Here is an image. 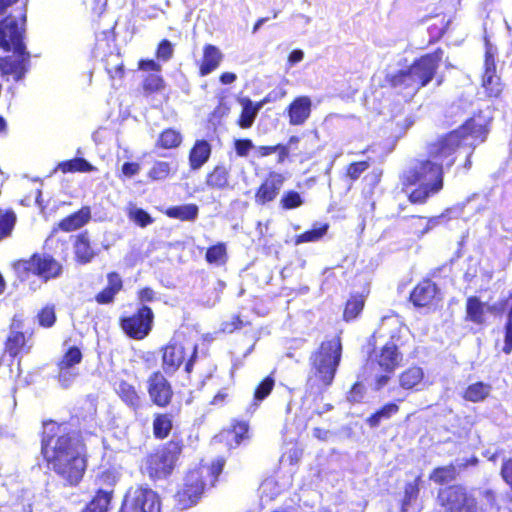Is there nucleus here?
I'll return each instance as SVG.
<instances>
[{
	"mask_svg": "<svg viewBox=\"0 0 512 512\" xmlns=\"http://www.w3.org/2000/svg\"><path fill=\"white\" fill-rule=\"evenodd\" d=\"M116 392L119 397L130 407L137 408L140 405V397L136 392L134 386L131 384L121 381L116 387Z\"/></svg>",
	"mask_w": 512,
	"mask_h": 512,
	"instance_id": "obj_32",
	"label": "nucleus"
},
{
	"mask_svg": "<svg viewBox=\"0 0 512 512\" xmlns=\"http://www.w3.org/2000/svg\"><path fill=\"white\" fill-rule=\"evenodd\" d=\"M175 172L172 164L166 161H155L148 172V177L153 181L167 179L171 173Z\"/></svg>",
	"mask_w": 512,
	"mask_h": 512,
	"instance_id": "obj_36",
	"label": "nucleus"
},
{
	"mask_svg": "<svg viewBox=\"0 0 512 512\" xmlns=\"http://www.w3.org/2000/svg\"><path fill=\"white\" fill-rule=\"evenodd\" d=\"M224 466V460L219 458L216 461H214L210 468H199L198 470H202L204 472H211L213 475L214 480L217 478V476L222 472Z\"/></svg>",
	"mask_w": 512,
	"mask_h": 512,
	"instance_id": "obj_59",
	"label": "nucleus"
},
{
	"mask_svg": "<svg viewBox=\"0 0 512 512\" xmlns=\"http://www.w3.org/2000/svg\"><path fill=\"white\" fill-rule=\"evenodd\" d=\"M206 185L212 189H227L229 184V169L224 165H217L206 177Z\"/></svg>",
	"mask_w": 512,
	"mask_h": 512,
	"instance_id": "obj_28",
	"label": "nucleus"
},
{
	"mask_svg": "<svg viewBox=\"0 0 512 512\" xmlns=\"http://www.w3.org/2000/svg\"><path fill=\"white\" fill-rule=\"evenodd\" d=\"M304 58V52L302 50H294L290 53L289 57H288V62L291 64V65H294L296 63H299L303 60Z\"/></svg>",
	"mask_w": 512,
	"mask_h": 512,
	"instance_id": "obj_64",
	"label": "nucleus"
},
{
	"mask_svg": "<svg viewBox=\"0 0 512 512\" xmlns=\"http://www.w3.org/2000/svg\"><path fill=\"white\" fill-rule=\"evenodd\" d=\"M173 55V46L168 40H163L157 49V58L168 61Z\"/></svg>",
	"mask_w": 512,
	"mask_h": 512,
	"instance_id": "obj_53",
	"label": "nucleus"
},
{
	"mask_svg": "<svg viewBox=\"0 0 512 512\" xmlns=\"http://www.w3.org/2000/svg\"><path fill=\"white\" fill-rule=\"evenodd\" d=\"M196 356L197 345L194 342L187 339L181 340L179 337H175L163 348V369L167 373H173L189 357L185 369L187 372H190Z\"/></svg>",
	"mask_w": 512,
	"mask_h": 512,
	"instance_id": "obj_7",
	"label": "nucleus"
},
{
	"mask_svg": "<svg viewBox=\"0 0 512 512\" xmlns=\"http://www.w3.org/2000/svg\"><path fill=\"white\" fill-rule=\"evenodd\" d=\"M140 171V165L134 162H126L122 166V173L126 177H132L138 174Z\"/></svg>",
	"mask_w": 512,
	"mask_h": 512,
	"instance_id": "obj_60",
	"label": "nucleus"
},
{
	"mask_svg": "<svg viewBox=\"0 0 512 512\" xmlns=\"http://www.w3.org/2000/svg\"><path fill=\"white\" fill-rule=\"evenodd\" d=\"M121 512H160L159 497L150 488H135L127 493Z\"/></svg>",
	"mask_w": 512,
	"mask_h": 512,
	"instance_id": "obj_12",
	"label": "nucleus"
},
{
	"mask_svg": "<svg viewBox=\"0 0 512 512\" xmlns=\"http://www.w3.org/2000/svg\"><path fill=\"white\" fill-rule=\"evenodd\" d=\"M179 448L169 445L150 454L144 464V472L151 479H164L171 474L177 460Z\"/></svg>",
	"mask_w": 512,
	"mask_h": 512,
	"instance_id": "obj_8",
	"label": "nucleus"
},
{
	"mask_svg": "<svg viewBox=\"0 0 512 512\" xmlns=\"http://www.w3.org/2000/svg\"><path fill=\"white\" fill-rule=\"evenodd\" d=\"M285 181V177L277 172L269 173L266 180L258 188L255 200L259 204H265L276 198Z\"/></svg>",
	"mask_w": 512,
	"mask_h": 512,
	"instance_id": "obj_17",
	"label": "nucleus"
},
{
	"mask_svg": "<svg viewBox=\"0 0 512 512\" xmlns=\"http://www.w3.org/2000/svg\"><path fill=\"white\" fill-rule=\"evenodd\" d=\"M203 471H190L184 478V483L176 494L178 505L181 509H187L196 504L204 491Z\"/></svg>",
	"mask_w": 512,
	"mask_h": 512,
	"instance_id": "obj_13",
	"label": "nucleus"
},
{
	"mask_svg": "<svg viewBox=\"0 0 512 512\" xmlns=\"http://www.w3.org/2000/svg\"><path fill=\"white\" fill-rule=\"evenodd\" d=\"M91 218L89 207H83L76 213L64 218L58 224L59 229L65 232H71L83 227Z\"/></svg>",
	"mask_w": 512,
	"mask_h": 512,
	"instance_id": "obj_24",
	"label": "nucleus"
},
{
	"mask_svg": "<svg viewBox=\"0 0 512 512\" xmlns=\"http://www.w3.org/2000/svg\"><path fill=\"white\" fill-rule=\"evenodd\" d=\"M301 195L296 191H287L283 194L280 204L284 209L298 208L303 204Z\"/></svg>",
	"mask_w": 512,
	"mask_h": 512,
	"instance_id": "obj_45",
	"label": "nucleus"
},
{
	"mask_svg": "<svg viewBox=\"0 0 512 512\" xmlns=\"http://www.w3.org/2000/svg\"><path fill=\"white\" fill-rule=\"evenodd\" d=\"M404 181L408 185L417 186L409 195L410 201L412 203H424L443 187L441 164L432 162L429 158L417 159L405 172Z\"/></svg>",
	"mask_w": 512,
	"mask_h": 512,
	"instance_id": "obj_3",
	"label": "nucleus"
},
{
	"mask_svg": "<svg viewBox=\"0 0 512 512\" xmlns=\"http://www.w3.org/2000/svg\"><path fill=\"white\" fill-rule=\"evenodd\" d=\"M16 217L13 213H7L0 217V239L8 236L15 224Z\"/></svg>",
	"mask_w": 512,
	"mask_h": 512,
	"instance_id": "obj_49",
	"label": "nucleus"
},
{
	"mask_svg": "<svg viewBox=\"0 0 512 512\" xmlns=\"http://www.w3.org/2000/svg\"><path fill=\"white\" fill-rule=\"evenodd\" d=\"M58 169L63 173L68 172H91L96 168L83 158H75L58 164Z\"/></svg>",
	"mask_w": 512,
	"mask_h": 512,
	"instance_id": "obj_35",
	"label": "nucleus"
},
{
	"mask_svg": "<svg viewBox=\"0 0 512 512\" xmlns=\"http://www.w3.org/2000/svg\"><path fill=\"white\" fill-rule=\"evenodd\" d=\"M154 297H155V293L150 288H144V289L140 290V292H139V300L141 302L153 301Z\"/></svg>",
	"mask_w": 512,
	"mask_h": 512,
	"instance_id": "obj_63",
	"label": "nucleus"
},
{
	"mask_svg": "<svg viewBox=\"0 0 512 512\" xmlns=\"http://www.w3.org/2000/svg\"><path fill=\"white\" fill-rule=\"evenodd\" d=\"M74 251L77 260L81 263H88L94 258L95 253L90 246V241L86 232L81 233L76 237Z\"/></svg>",
	"mask_w": 512,
	"mask_h": 512,
	"instance_id": "obj_30",
	"label": "nucleus"
},
{
	"mask_svg": "<svg viewBox=\"0 0 512 512\" xmlns=\"http://www.w3.org/2000/svg\"><path fill=\"white\" fill-rule=\"evenodd\" d=\"M206 260L211 264L221 265L226 261V246L218 243L210 247L206 252Z\"/></svg>",
	"mask_w": 512,
	"mask_h": 512,
	"instance_id": "obj_43",
	"label": "nucleus"
},
{
	"mask_svg": "<svg viewBox=\"0 0 512 512\" xmlns=\"http://www.w3.org/2000/svg\"><path fill=\"white\" fill-rule=\"evenodd\" d=\"M472 125V122H467L460 129L455 130L444 138L429 144L427 158L431 159L432 162H438V164H441L442 171L445 166L451 167L455 161L453 156L454 152L457 147L466 140L468 134L471 133Z\"/></svg>",
	"mask_w": 512,
	"mask_h": 512,
	"instance_id": "obj_6",
	"label": "nucleus"
},
{
	"mask_svg": "<svg viewBox=\"0 0 512 512\" xmlns=\"http://www.w3.org/2000/svg\"><path fill=\"white\" fill-rule=\"evenodd\" d=\"M39 324L43 327H51L55 320V308L54 306H45L38 314Z\"/></svg>",
	"mask_w": 512,
	"mask_h": 512,
	"instance_id": "obj_48",
	"label": "nucleus"
},
{
	"mask_svg": "<svg viewBox=\"0 0 512 512\" xmlns=\"http://www.w3.org/2000/svg\"><path fill=\"white\" fill-rule=\"evenodd\" d=\"M404 327L400 320L395 316H388L382 319V323L379 329L374 333L372 338L375 340L377 337L385 338L389 337L391 340L400 336V333Z\"/></svg>",
	"mask_w": 512,
	"mask_h": 512,
	"instance_id": "obj_26",
	"label": "nucleus"
},
{
	"mask_svg": "<svg viewBox=\"0 0 512 512\" xmlns=\"http://www.w3.org/2000/svg\"><path fill=\"white\" fill-rule=\"evenodd\" d=\"M223 53L221 50L212 44H206L203 47L202 59L199 62V73L201 76H206L215 71L223 60Z\"/></svg>",
	"mask_w": 512,
	"mask_h": 512,
	"instance_id": "obj_21",
	"label": "nucleus"
},
{
	"mask_svg": "<svg viewBox=\"0 0 512 512\" xmlns=\"http://www.w3.org/2000/svg\"><path fill=\"white\" fill-rule=\"evenodd\" d=\"M438 501L444 508V512L477 511L475 499L458 485L441 489L438 493Z\"/></svg>",
	"mask_w": 512,
	"mask_h": 512,
	"instance_id": "obj_10",
	"label": "nucleus"
},
{
	"mask_svg": "<svg viewBox=\"0 0 512 512\" xmlns=\"http://www.w3.org/2000/svg\"><path fill=\"white\" fill-rule=\"evenodd\" d=\"M121 473L117 468H111L103 471L99 476L102 485L113 486L120 479Z\"/></svg>",
	"mask_w": 512,
	"mask_h": 512,
	"instance_id": "obj_50",
	"label": "nucleus"
},
{
	"mask_svg": "<svg viewBox=\"0 0 512 512\" xmlns=\"http://www.w3.org/2000/svg\"><path fill=\"white\" fill-rule=\"evenodd\" d=\"M63 356L58 362V380L62 387H70L79 376L78 365L83 355L81 349L76 345H70L68 341L63 344Z\"/></svg>",
	"mask_w": 512,
	"mask_h": 512,
	"instance_id": "obj_11",
	"label": "nucleus"
},
{
	"mask_svg": "<svg viewBox=\"0 0 512 512\" xmlns=\"http://www.w3.org/2000/svg\"><path fill=\"white\" fill-rule=\"evenodd\" d=\"M273 386L274 380L271 377L264 379L255 390V401H262L265 399L271 393Z\"/></svg>",
	"mask_w": 512,
	"mask_h": 512,
	"instance_id": "obj_47",
	"label": "nucleus"
},
{
	"mask_svg": "<svg viewBox=\"0 0 512 512\" xmlns=\"http://www.w3.org/2000/svg\"><path fill=\"white\" fill-rule=\"evenodd\" d=\"M116 294H117L116 292H114L113 290H110V288L106 287L103 291H101L99 294H97L96 301L100 304L110 303L113 301L114 296Z\"/></svg>",
	"mask_w": 512,
	"mask_h": 512,
	"instance_id": "obj_58",
	"label": "nucleus"
},
{
	"mask_svg": "<svg viewBox=\"0 0 512 512\" xmlns=\"http://www.w3.org/2000/svg\"><path fill=\"white\" fill-rule=\"evenodd\" d=\"M108 285L110 290L118 293L122 288V279L117 273H109L107 276Z\"/></svg>",
	"mask_w": 512,
	"mask_h": 512,
	"instance_id": "obj_57",
	"label": "nucleus"
},
{
	"mask_svg": "<svg viewBox=\"0 0 512 512\" xmlns=\"http://www.w3.org/2000/svg\"><path fill=\"white\" fill-rule=\"evenodd\" d=\"M437 287L429 281L419 283L412 291L410 299L415 306L428 307L435 303L437 299Z\"/></svg>",
	"mask_w": 512,
	"mask_h": 512,
	"instance_id": "obj_20",
	"label": "nucleus"
},
{
	"mask_svg": "<svg viewBox=\"0 0 512 512\" xmlns=\"http://www.w3.org/2000/svg\"><path fill=\"white\" fill-rule=\"evenodd\" d=\"M418 493H419V488H418L417 481H415L413 483H408L405 486V496H404L403 504H402L403 512L408 511L409 506L412 504L413 501H415L417 499Z\"/></svg>",
	"mask_w": 512,
	"mask_h": 512,
	"instance_id": "obj_46",
	"label": "nucleus"
},
{
	"mask_svg": "<svg viewBox=\"0 0 512 512\" xmlns=\"http://www.w3.org/2000/svg\"><path fill=\"white\" fill-rule=\"evenodd\" d=\"M442 56L443 51L440 49L427 54L415 61L407 70L389 75L388 81L395 88L416 92L432 80Z\"/></svg>",
	"mask_w": 512,
	"mask_h": 512,
	"instance_id": "obj_4",
	"label": "nucleus"
},
{
	"mask_svg": "<svg viewBox=\"0 0 512 512\" xmlns=\"http://www.w3.org/2000/svg\"><path fill=\"white\" fill-rule=\"evenodd\" d=\"M13 267L19 276H24L26 273L32 272L45 281L57 277L61 273L60 264L47 255H33L28 260L15 262Z\"/></svg>",
	"mask_w": 512,
	"mask_h": 512,
	"instance_id": "obj_9",
	"label": "nucleus"
},
{
	"mask_svg": "<svg viewBox=\"0 0 512 512\" xmlns=\"http://www.w3.org/2000/svg\"><path fill=\"white\" fill-rule=\"evenodd\" d=\"M341 350L339 338L321 344L318 351L311 356L312 374L308 379L309 385L327 387L332 383L340 362Z\"/></svg>",
	"mask_w": 512,
	"mask_h": 512,
	"instance_id": "obj_5",
	"label": "nucleus"
},
{
	"mask_svg": "<svg viewBox=\"0 0 512 512\" xmlns=\"http://www.w3.org/2000/svg\"><path fill=\"white\" fill-rule=\"evenodd\" d=\"M491 392V386L483 382L471 384L465 390L463 397L467 401L479 402L486 399Z\"/></svg>",
	"mask_w": 512,
	"mask_h": 512,
	"instance_id": "obj_31",
	"label": "nucleus"
},
{
	"mask_svg": "<svg viewBox=\"0 0 512 512\" xmlns=\"http://www.w3.org/2000/svg\"><path fill=\"white\" fill-rule=\"evenodd\" d=\"M148 383V392L152 401L158 406L168 405L172 397V390L165 377L160 373H154Z\"/></svg>",
	"mask_w": 512,
	"mask_h": 512,
	"instance_id": "obj_16",
	"label": "nucleus"
},
{
	"mask_svg": "<svg viewBox=\"0 0 512 512\" xmlns=\"http://www.w3.org/2000/svg\"><path fill=\"white\" fill-rule=\"evenodd\" d=\"M144 88L154 92L163 88V79L159 74H150L144 82Z\"/></svg>",
	"mask_w": 512,
	"mask_h": 512,
	"instance_id": "obj_52",
	"label": "nucleus"
},
{
	"mask_svg": "<svg viewBox=\"0 0 512 512\" xmlns=\"http://www.w3.org/2000/svg\"><path fill=\"white\" fill-rule=\"evenodd\" d=\"M167 216L183 221L194 220L198 215V207L195 204H186L167 209Z\"/></svg>",
	"mask_w": 512,
	"mask_h": 512,
	"instance_id": "obj_33",
	"label": "nucleus"
},
{
	"mask_svg": "<svg viewBox=\"0 0 512 512\" xmlns=\"http://www.w3.org/2000/svg\"><path fill=\"white\" fill-rule=\"evenodd\" d=\"M401 354L393 342L386 343L380 350L370 355L371 363H377L385 372L392 373L401 362Z\"/></svg>",
	"mask_w": 512,
	"mask_h": 512,
	"instance_id": "obj_15",
	"label": "nucleus"
},
{
	"mask_svg": "<svg viewBox=\"0 0 512 512\" xmlns=\"http://www.w3.org/2000/svg\"><path fill=\"white\" fill-rule=\"evenodd\" d=\"M467 318L477 324L486 321V315L492 312V307L486 303L480 302L476 297H470L466 304Z\"/></svg>",
	"mask_w": 512,
	"mask_h": 512,
	"instance_id": "obj_25",
	"label": "nucleus"
},
{
	"mask_svg": "<svg viewBox=\"0 0 512 512\" xmlns=\"http://www.w3.org/2000/svg\"><path fill=\"white\" fill-rule=\"evenodd\" d=\"M112 491L99 490L84 512H107L111 501Z\"/></svg>",
	"mask_w": 512,
	"mask_h": 512,
	"instance_id": "obj_34",
	"label": "nucleus"
},
{
	"mask_svg": "<svg viewBox=\"0 0 512 512\" xmlns=\"http://www.w3.org/2000/svg\"><path fill=\"white\" fill-rule=\"evenodd\" d=\"M172 428V419L167 414L156 416L153 422L154 434L157 438H165L168 436Z\"/></svg>",
	"mask_w": 512,
	"mask_h": 512,
	"instance_id": "obj_39",
	"label": "nucleus"
},
{
	"mask_svg": "<svg viewBox=\"0 0 512 512\" xmlns=\"http://www.w3.org/2000/svg\"><path fill=\"white\" fill-rule=\"evenodd\" d=\"M43 434L42 453L51 469L69 484H77L86 468L81 442L75 437L61 434V426L54 422L44 425Z\"/></svg>",
	"mask_w": 512,
	"mask_h": 512,
	"instance_id": "obj_1",
	"label": "nucleus"
},
{
	"mask_svg": "<svg viewBox=\"0 0 512 512\" xmlns=\"http://www.w3.org/2000/svg\"><path fill=\"white\" fill-rule=\"evenodd\" d=\"M26 15L20 13L19 17L9 16L0 23V47L13 54L0 58V70L4 75L20 80L25 71L26 57L22 43L23 25Z\"/></svg>",
	"mask_w": 512,
	"mask_h": 512,
	"instance_id": "obj_2",
	"label": "nucleus"
},
{
	"mask_svg": "<svg viewBox=\"0 0 512 512\" xmlns=\"http://www.w3.org/2000/svg\"><path fill=\"white\" fill-rule=\"evenodd\" d=\"M327 230L328 224H316L311 230L298 235L295 239V244L299 245L301 243L318 241L326 234Z\"/></svg>",
	"mask_w": 512,
	"mask_h": 512,
	"instance_id": "obj_37",
	"label": "nucleus"
},
{
	"mask_svg": "<svg viewBox=\"0 0 512 512\" xmlns=\"http://www.w3.org/2000/svg\"><path fill=\"white\" fill-rule=\"evenodd\" d=\"M482 86L489 97H498L502 92L500 78L496 75V66L490 50L486 52L485 72L482 78Z\"/></svg>",
	"mask_w": 512,
	"mask_h": 512,
	"instance_id": "obj_18",
	"label": "nucleus"
},
{
	"mask_svg": "<svg viewBox=\"0 0 512 512\" xmlns=\"http://www.w3.org/2000/svg\"><path fill=\"white\" fill-rule=\"evenodd\" d=\"M399 411L398 405L394 403H389L383 406L379 411L371 415L367 422L371 427H376L379 425L382 419H388L392 415L396 414Z\"/></svg>",
	"mask_w": 512,
	"mask_h": 512,
	"instance_id": "obj_40",
	"label": "nucleus"
},
{
	"mask_svg": "<svg viewBox=\"0 0 512 512\" xmlns=\"http://www.w3.org/2000/svg\"><path fill=\"white\" fill-rule=\"evenodd\" d=\"M312 101L308 96L297 97L287 109L289 123L293 126L303 125L310 117Z\"/></svg>",
	"mask_w": 512,
	"mask_h": 512,
	"instance_id": "obj_19",
	"label": "nucleus"
},
{
	"mask_svg": "<svg viewBox=\"0 0 512 512\" xmlns=\"http://www.w3.org/2000/svg\"><path fill=\"white\" fill-rule=\"evenodd\" d=\"M364 392H365V390H364L363 385L356 383L351 388V390L347 396V399H348V401L354 402V403L360 402L364 397Z\"/></svg>",
	"mask_w": 512,
	"mask_h": 512,
	"instance_id": "obj_55",
	"label": "nucleus"
},
{
	"mask_svg": "<svg viewBox=\"0 0 512 512\" xmlns=\"http://www.w3.org/2000/svg\"><path fill=\"white\" fill-rule=\"evenodd\" d=\"M24 346H25L24 334L21 332H18V331H11L8 336V339H7L6 347H7V350L9 351V353L11 354L12 358L10 359V363H8V364H5L4 360L2 362H0V376L4 374L3 370L6 368V366H10L11 364L14 363V361H15L14 357L20 351H22Z\"/></svg>",
	"mask_w": 512,
	"mask_h": 512,
	"instance_id": "obj_27",
	"label": "nucleus"
},
{
	"mask_svg": "<svg viewBox=\"0 0 512 512\" xmlns=\"http://www.w3.org/2000/svg\"><path fill=\"white\" fill-rule=\"evenodd\" d=\"M153 317L152 310L147 306H143L134 315L123 318L121 320V327L131 338L141 340L151 331Z\"/></svg>",
	"mask_w": 512,
	"mask_h": 512,
	"instance_id": "obj_14",
	"label": "nucleus"
},
{
	"mask_svg": "<svg viewBox=\"0 0 512 512\" xmlns=\"http://www.w3.org/2000/svg\"><path fill=\"white\" fill-rule=\"evenodd\" d=\"M232 433L237 444L240 443L241 440L246 438V434L248 433V424L245 422H238L233 426Z\"/></svg>",
	"mask_w": 512,
	"mask_h": 512,
	"instance_id": "obj_56",
	"label": "nucleus"
},
{
	"mask_svg": "<svg viewBox=\"0 0 512 512\" xmlns=\"http://www.w3.org/2000/svg\"><path fill=\"white\" fill-rule=\"evenodd\" d=\"M139 68L143 71H156L159 72L161 70L160 64L156 63L154 60H142L139 62Z\"/></svg>",
	"mask_w": 512,
	"mask_h": 512,
	"instance_id": "obj_61",
	"label": "nucleus"
},
{
	"mask_svg": "<svg viewBox=\"0 0 512 512\" xmlns=\"http://www.w3.org/2000/svg\"><path fill=\"white\" fill-rule=\"evenodd\" d=\"M211 146L205 140H197L189 153V165L192 170H199L210 158Z\"/></svg>",
	"mask_w": 512,
	"mask_h": 512,
	"instance_id": "obj_23",
	"label": "nucleus"
},
{
	"mask_svg": "<svg viewBox=\"0 0 512 512\" xmlns=\"http://www.w3.org/2000/svg\"><path fill=\"white\" fill-rule=\"evenodd\" d=\"M368 167L369 164L366 161L352 163L347 168V176L352 180H356Z\"/></svg>",
	"mask_w": 512,
	"mask_h": 512,
	"instance_id": "obj_51",
	"label": "nucleus"
},
{
	"mask_svg": "<svg viewBox=\"0 0 512 512\" xmlns=\"http://www.w3.org/2000/svg\"><path fill=\"white\" fill-rule=\"evenodd\" d=\"M265 100L254 103L247 97L239 99V104L242 107L241 115L238 120V124L241 128H250L263 105Z\"/></svg>",
	"mask_w": 512,
	"mask_h": 512,
	"instance_id": "obj_22",
	"label": "nucleus"
},
{
	"mask_svg": "<svg viewBox=\"0 0 512 512\" xmlns=\"http://www.w3.org/2000/svg\"><path fill=\"white\" fill-rule=\"evenodd\" d=\"M128 217L131 221L140 227H146L153 223L152 217L143 209L136 206H130L127 209Z\"/></svg>",
	"mask_w": 512,
	"mask_h": 512,
	"instance_id": "obj_42",
	"label": "nucleus"
},
{
	"mask_svg": "<svg viewBox=\"0 0 512 512\" xmlns=\"http://www.w3.org/2000/svg\"><path fill=\"white\" fill-rule=\"evenodd\" d=\"M254 148L252 141L249 139L235 141V151L238 156L245 157L248 155L249 151Z\"/></svg>",
	"mask_w": 512,
	"mask_h": 512,
	"instance_id": "obj_54",
	"label": "nucleus"
},
{
	"mask_svg": "<svg viewBox=\"0 0 512 512\" xmlns=\"http://www.w3.org/2000/svg\"><path fill=\"white\" fill-rule=\"evenodd\" d=\"M364 307V300L361 296H354L347 301L345 310H344V318L346 320H351L357 317V315L362 311Z\"/></svg>",
	"mask_w": 512,
	"mask_h": 512,
	"instance_id": "obj_44",
	"label": "nucleus"
},
{
	"mask_svg": "<svg viewBox=\"0 0 512 512\" xmlns=\"http://www.w3.org/2000/svg\"><path fill=\"white\" fill-rule=\"evenodd\" d=\"M399 384L403 389L410 390L422 384L424 380V371L422 368L412 366L403 371L399 377Z\"/></svg>",
	"mask_w": 512,
	"mask_h": 512,
	"instance_id": "obj_29",
	"label": "nucleus"
},
{
	"mask_svg": "<svg viewBox=\"0 0 512 512\" xmlns=\"http://www.w3.org/2000/svg\"><path fill=\"white\" fill-rule=\"evenodd\" d=\"M456 476V469L453 465L439 467L430 474V479L438 484L452 481Z\"/></svg>",
	"mask_w": 512,
	"mask_h": 512,
	"instance_id": "obj_41",
	"label": "nucleus"
},
{
	"mask_svg": "<svg viewBox=\"0 0 512 512\" xmlns=\"http://www.w3.org/2000/svg\"><path fill=\"white\" fill-rule=\"evenodd\" d=\"M255 154L257 157H266L270 154H273L277 151V147L275 146H259L255 147Z\"/></svg>",
	"mask_w": 512,
	"mask_h": 512,
	"instance_id": "obj_62",
	"label": "nucleus"
},
{
	"mask_svg": "<svg viewBox=\"0 0 512 512\" xmlns=\"http://www.w3.org/2000/svg\"><path fill=\"white\" fill-rule=\"evenodd\" d=\"M182 142L181 134L174 129H166L158 139V145L165 149L178 147Z\"/></svg>",
	"mask_w": 512,
	"mask_h": 512,
	"instance_id": "obj_38",
	"label": "nucleus"
}]
</instances>
